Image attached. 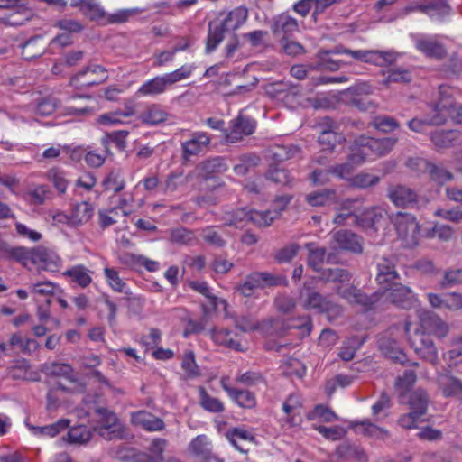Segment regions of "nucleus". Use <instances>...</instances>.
<instances>
[{
	"instance_id": "aec40b11",
	"label": "nucleus",
	"mask_w": 462,
	"mask_h": 462,
	"mask_svg": "<svg viewBox=\"0 0 462 462\" xmlns=\"http://www.w3.org/2000/svg\"><path fill=\"white\" fill-rule=\"evenodd\" d=\"M255 129V122L251 118L239 116L233 122L230 132L226 134L227 142L234 143L240 140L243 135H249Z\"/></svg>"
},
{
	"instance_id": "2eb2a0df",
	"label": "nucleus",
	"mask_w": 462,
	"mask_h": 462,
	"mask_svg": "<svg viewBox=\"0 0 462 462\" xmlns=\"http://www.w3.org/2000/svg\"><path fill=\"white\" fill-rule=\"evenodd\" d=\"M349 56L361 62L371 63L377 66H385L396 60L398 54L393 51L351 50V51H349Z\"/></svg>"
},
{
	"instance_id": "8fccbe9b",
	"label": "nucleus",
	"mask_w": 462,
	"mask_h": 462,
	"mask_svg": "<svg viewBox=\"0 0 462 462\" xmlns=\"http://www.w3.org/2000/svg\"><path fill=\"white\" fill-rule=\"evenodd\" d=\"M416 381V374L412 371L405 372L402 377L396 381V391L400 395H403L408 392Z\"/></svg>"
},
{
	"instance_id": "4c0bfd02",
	"label": "nucleus",
	"mask_w": 462,
	"mask_h": 462,
	"mask_svg": "<svg viewBox=\"0 0 462 462\" xmlns=\"http://www.w3.org/2000/svg\"><path fill=\"white\" fill-rule=\"evenodd\" d=\"M168 113L160 106H149L142 115V120L147 125H157L167 120Z\"/></svg>"
},
{
	"instance_id": "c03bdc74",
	"label": "nucleus",
	"mask_w": 462,
	"mask_h": 462,
	"mask_svg": "<svg viewBox=\"0 0 462 462\" xmlns=\"http://www.w3.org/2000/svg\"><path fill=\"white\" fill-rule=\"evenodd\" d=\"M92 214V206L89 203L83 201L75 205L72 211V218L79 223L87 222L90 219Z\"/></svg>"
},
{
	"instance_id": "5fc2aeb1",
	"label": "nucleus",
	"mask_w": 462,
	"mask_h": 462,
	"mask_svg": "<svg viewBox=\"0 0 462 462\" xmlns=\"http://www.w3.org/2000/svg\"><path fill=\"white\" fill-rule=\"evenodd\" d=\"M454 230L452 227L446 226V225H440V226H435L431 230H429L426 232L425 236L427 237H438L440 240L448 241L451 239L453 236Z\"/></svg>"
},
{
	"instance_id": "052dcab7",
	"label": "nucleus",
	"mask_w": 462,
	"mask_h": 462,
	"mask_svg": "<svg viewBox=\"0 0 462 462\" xmlns=\"http://www.w3.org/2000/svg\"><path fill=\"white\" fill-rule=\"evenodd\" d=\"M189 45L177 46L172 51H164L156 55V64L158 66H164L165 64L173 60L176 52L185 50Z\"/></svg>"
},
{
	"instance_id": "7c9ffc66",
	"label": "nucleus",
	"mask_w": 462,
	"mask_h": 462,
	"mask_svg": "<svg viewBox=\"0 0 462 462\" xmlns=\"http://www.w3.org/2000/svg\"><path fill=\"white\" fill-rule=\"evenodd\" d=\"M389 198L396 206L407 207L415 202L416 195L409 188L396 186L389 189Z\"/></svg>"
},
{
	"instance_id": "bb28decb",
	"label": "nucleus",
	"mask_w": 462,
	"mask_h": 462,
	"mask_svg": "<svg viewBox=\"0 0 462 462\" xmlns=\"http://www.w3.org/2000/svg\"><path fill=\"white\" fill-rule=\"evenodd\" d=\"M431 140L439 148L453 147L462 143V133L457 130L436 132L432 134Z\"/></svg>"
},
{
	"instance_id": "f8f14e48",
	"label": "nucleus",
	"mask_w": 462,
	"mask_h": 462,
	"mask_svg": "<svg viewBox=\"0 0 462 462\" xmlns=\"http://www.w3.org/2000/svg\"><path fill=\"white\" fill-rule=\"evenodd\" d=\"M393 223L399 237L406 245L411 246L418 243L420 237V226L412 215L398 213Z\"/></svg>"
},
{
	"instance_id": "c9c22d12",
	"label": "nucleus",
	"mask_w": 462,
	"mask_h": 462,
	"mask_svg": "<svg viewBox=\"0 0 462 462\" xmlns=\"http://www.w3.org/2000/svg\"><path fill=\"white\" fill-rule=\"evenodd\" d=\"M199 404L204 410L214 413L224 411V404L222 402L216 397L210 396L204 387H199Z\"/></svg>"
},
{
	"instance_id": "39448f33",
	"label": "nucleus",
	"mask_w": 462,
	"mask_h": 462,
	"mask_svg": "<svg viewBox=\"0 0 462 462\" xmlns=\"http://www.w3.org/2000/svg\"><path fill=\"white\" fill-rule=\"evenodd\" d=\"M290 201L288 197L278 198L273 202V209L266 211L249 210L244 208L238 209L233 214H227L225 221L229 226L242 228L245 223L253 222L259 226H267L280 215Z\"/></svg>"
},
{
	"instance_id": "1a4fd4ad",
	"label": "nucleus",
	"mask_w": 462,
	"mask_h": 462,
	"mask_svg": "<svg viewBox=\"0 0 462 462\" xmlns=\"http://www.w3.org/2000/svg\"><path fill=\"white\" fill-rule=\"evenodd\" d=\"M387 212L381 208H374L363 212L340 213L335 218L336 224L346 221L348 224H358L365 228L377 231L379 226L386 221Z\"/></svg>"
},
{
	"instance_id": "72a5a7b5",
	"label": "nucleus",
	"mask_w": 462,
	"mask_h": 462,
	"mask_svg": "<svg viewBox=\"0 0 462 462\" xmlns=\"http://www.w3.org/2000/svg\"><path fill=\"white\" fill-rule=\"evenodd\" d=\"M190 287L199 291V293L203 294L205 297H207L209 300L210 306L217 311L223 310L226 311L227 303L223 299H218L211 295L210 289L208 286V284L204 282H191Z\"/></svg>"
},
{
	"instance_id": "f3484780",
	"label": "nucleus",
	"mask_w": 462,
	"mask_h": 462,
	"mask_svg": "<svg viewBox=\"0 0 462 462\" xmlns=\"http://www.w3.org/2000/svg\"><path fill=\"white\" fill-rule=\"evenodd\" d=\"M70 5L79 8L82 14L91 21L106 19L108 23H116V14L106 16V11L96 0H70Z\"/></svg>"
},
{
	"instance_id": "b1692460",
	"label": "nucleus",
	"mask_w": 462,
	"mask_h": 462,
	"mask_svg": "<svg viewBox=\"0 0 462 462\" xmlns=\"http://www.w3.org/2000/svg\"><path fill=\"white\" fill-rule=\"evenodd\" d=\"M272 30L277 36L289 35L299 31V24L294 18L282 14L274 18Z\"/></svg>"
},
{
	"instance_id": "dca6fc26",
	"label": "nucleus",
	"mask_w": 462,
	"mask_h": 462,
	"mask_svg": "<svg viewBox=\"0 0 462 462\" xmlns=\"http://www.w3.org/2000/svg\"><path fill=\"white\" fill-rule=\"evenodd\" d=\"M411 39L415 48L426 56L439 58L445 54V48L439 36L413 34Z\"/></svg>"
},
{
	"instance_id": "9b49d317",
	"label": "nucleus",
	"mask_w": 462,
	"mask_h": 462,
	"mask_svg": "<svg viewBox=\"0 0 462 462\" xmlns=\"http://www.w3.org/2000/svg\"><path fill=\"white\" fill-rule=\"evenodd\" d=\"M428 398L426 393L418 390L411 393L409 404L412 410L410 413L402 415L399 419V424L402 428L411 429L417 428L418 424L424 420L426 414Z\"/></svg>"
},
{
	"instance_id": "864d4df0",
	"label": "nucleus",
	"mask_w": 462,
	"mask_h": 462,
	"mask_svg": "<svg viewBox=\"0 0 462 462\" xmlns=\"http://www.w3.org/2000/svg\"><path fill=\"white\" fill-rule=\"evenodd\" d=\"M337 418L336 414L328 410V408L318 405L315 409L309 414L310 420H318L321 421H333Z\"/></svg>"
},
{
	"instance_id": "4468645a",
	"label": "nucleus",
	"mask_w": 462,
	"mask_h": 462,
	"mask_svg": "<svg viewBox=\"0 0 462 462\" xmlns=\"http://www.w3.org/2000/svg\"><path fill=\"white\" fill-rule=\"evenodd\" d=\"M107 78L106 70L99 65L86 67L71 78L70 84L76 88L91 87L102 83Z\"/></svg>"
},
{
	"instance_id": "603ef678",
	"label": "nucleus",
	"mask_w": 462,
	"mask_h": 462,
	"mask_svg": "<svg viewBox=\"0 0 462 462\" xmlns=\"http://www.w3.org/2000/svg\"><path fill=\"white\" fill-rule=\"evenodd\" d=\"M315 429L326 439L330 440H337L342 439L346 434V430L339 426L325 427L316 426Z\"/></svg>"
},
{
	"instance_id": "6e6d98bb",
	"label": "nucleus",
	"mask_w": 462,
	"mask_h": 462,
	"mask_svg": "<svg viewBox=\"0 0 462 462\" xmlns=\"http://www.w3.org/2000/svg\"><path fill=\"white\" fill-rule=\"evenodd\" d=\"M328 54H330L328 51H320L319 54V66L322 69H328V70H337L339 69L343 65L347 64L346 62H344L339 60H333L328 57Z\"/></svg>"
},
{
	"instance_id": "49530a36",
	"label": "nucleus",
	"mask_w": 462,
	"mask_h": 462,
	"mask_svg": "<svg viewBox=\"0 0 462 462\" xmlns=\"http://www.w3.org/2000/svg\"><path fill=\"white\" fill-rule=\"evenodd\" d=\"M334 192L326 190L311 193L307 196L306 199L310 206L318 207L329 204L334 199Z\"/></svg>"
},
{
	"instance_id": "ea45409f",
	"label": "nucleus",
	"mask_w": 462,
	"mask_h": 462,
	"mask_svg": "<svg viewBox=\"0 0 462 462\" xmlns=\"http://www.w3.org/2000/svg\"><path fill=\"white\" fill-rule=\"evenodd\" d=\"M309 265L314 270L319 271V265L324 262L325 258L327 262H333V257L328 254L326 255L324 248L314 247L313 245H309Z\"/></svg>"
},
{
	"instance_id": "0e129e2a",
	"label": "nucleus",
	"mask_w": 462,
	"mask_h": 462,
	"mask_svg": "<svg viewBox=\"0 0 462 462\" xmlns=\"http://www.w3.org/2000/svg\"><path fill=\"white\" fill-rule=\"evenodd\" d=\"M56 26L69 32H79L83 29V25L74 19H61L56 23Z\"/></svg>"
},
{
	"instance_id": "79ce46f5",
	"label": "nucleus",
	"mask_w": 462,
	"mask_h": 462,
	"mask_svg": "<svg viewBox=\"0 0 462 462\" xmlns=\"http://www.w3.org/2000/svg\"><path fill=\"white\" fill-rule=\"evenodd\" d=\"M434 116L430 119L420 120V119H412L409 122V127L414 132H424L426 126L429 125H440L445 123L444 116H438V113L434 112Z\"/></svg>"
},
{
	"instance_id": "c85d7f7f",
	"label": "nucleus",
	"mask_w": 462,
	"mask_h": 462,
	"mask_svg": "<svg viewBox=\"0 0 462 462\" xmlns=\"http://www.w3.org/2000/svg\"><path fill=\"white\" fill-rule=\"evenodd\" d=\"M20 46L22 48V55L27 60L42 56L45 51V44L42 37L40 35L31 37Z\"/></svg>"
},
{
	"instance_id": "4d7b16f0",
	"label": "nucleus",
	"mask_w": 462,
	"mask_h": 462,
	"mask_svg": "<svg viewBox=\"0 0 462 462\" xmlns=\"http://www.w3.org/2000/svg\"><path fill=\"white\" fill-rule=\"evenodd\" d=\"M428 171L431 179L439 184H444L452 179V174L441 167L430 164Z\"/></svg>"
},
{
	"instance_id": "393cba45",
	"label": "nucleus",
	"mask_w": 462,
	"mask_h": 462,
	"mask_svg": "<svg viewBox=\"0 0 462 462\" xmlns=\"http://www.w3.org/2000/svg\"><path fill=\"white\" fill-rule=\"evenodd\" d=\"M336 247L354 253L362 252V244L358 236L347 231H338L334 236Z\"/></svg>"
},
{
	"instance_id": "412c9836",
	"label": "nucleus",
	"mask_w": 462,
	"mask_h": 462,
	"mask_svg": "<svg viewBox=\"0 0 462 462\" xmlns=\"http://www.w3.org/2000/svg\"><path fill=\"white\" fill-rule=\"evenodd\" d=\"M408 10L421 11L434 20H441L450 13V7L443 0H435L427 5H411Z\"/></svg>"
},
{
	"instance_id": "bf43d9fd",
	"label": "nucleus",
	"mask_w": 462,
	"mask_h": 462,
	"mask_svg": "<svg viewBox=\"0 0 462 462\" xmlns=\"http://www.w3.org/2000/svg\"><path fill=\"white\" fill-rule=\"evenodd\" d=\"M69 420L61 419L57 422L47 425L42 428V433L51 437L58 435L61 430H67L69 427Z\"/></svg>"
},
{
	"instance_id": "c756f323",
	"label": "nucleus",
	"mask_w": 462,
	"mask_h": 462,
	"mask_svg": "<svg viewBox=\"0 0 462 462\" xmlns=\"http://www.w3.org/2000/svg\"><path fill=\"white\" fill-rule=\"evenodd\" d=\"M211 338L216 344L236 351H244L245 348V346L236 339L232 333L226 329H214L211 333Z\"/></svg>"
},
{
	"instance_id": "5701e85b",
	"label": "nucleus",
	"mask_w": 462,
	"mask_h": 462,
	"mask_svg": "<svg viewBox=\"0 0 462 462\" xmlns=\"http://www.w3.org/2000/svg\"><path fill=\"white\" fill-rule=\"evenodd\" d=\"M209 137L204 133H195L191 138L182 144L184 156L199 154L205 151L209 143Z\"/></svg>"
},
{
	"instance_id": "6ab92c4d",
	"label": "nucleus",
	"mask_w": 462,
	"mask_h": 462,
	"mask_svg": "<svg viewBox=\"0 0 462 462\" xmlns=\"http://www.w3.org/2000/svg\"><path fill=\"white\" fill-rule=\"evenodd\" d=\"M299 304L307 310L315 312H329L333 305L319 293L306 289L301 291Z\"/></svg>"
},
{
	"instance_id": "58836bf2",
	"label": "nucleus",
	"mask_w": 462,
	"mask_h": 462,
	"mask_svg": "<svg viewBox=\"0 0 462 462\" xmlns=\"http://www.w3.org/2000/svg\"><path fill=\"white\" fill-rule=\"evenodd\" d=\"M354 425L358 432H361L372 438L384 439L388 435L387 431L384 429L373 424L369 420L358 421L356 422Z\"/></svg>"
},
{
	"instance_id": "37998d69",
	"label": "nucleus",
	"mask_w": 462,
	"mask_h": 462,
	"mask_svg": "<svg viewBox=\"0 0 462 462\" xmlns=\"http://www.w3.org/2000/svg\"><path fill=\"white\" fill-rule=\"evenodd\" d=\"M194 69L195 66L193 64H186L175 69L172 72L166 73L165 76L171 86L179 81L188 79L192 74Z\"/></svg>"
},
{
	"instance_id": "4be33fe9",
	"label": "nucleus",
	"mask_w": 462,
	"mask_h": 462,
	"mask_svg": "<svg viewBox=\"0 0 462 462\" xmlns=\"http://www.w3.org/2000/svg\"><path fill=\"white\" fill-rule=\"evenodd\" d=\"M170 84L165 74L145 81L137 90L139 97H153L164 93Z\"/></svg>"
},
{
	"instance_id": "9d476101",
	"label": "nucleus",
	"mask_w": 462,
	"mask_h": 462,
	"mask_svg": "<svg viewBox=\"0 0 462 462\" xmlns=\"http://www.w3.org/2000/svg\"><path fill=\"white\" fill-rule=\"evenodd\" d=\"M166 441L162 439L152 440L149 453L137 452L133 448H124L117 450V459L130 462H162V453Z\"/></svg>"
},
{
	"instance_id": "423d86ee",
	"label": "nucleus",
	"mask_w": 462,
	"mask_h": 462,
	"mask_svg": "<svg viewBox=\"0 0 462 462\" xmlns=\"http://www.w3.org/2000/svg\"><path fill=\"white\" fill-rule=\"evenodd\" d=\"M247 9L237 7L228 14H221L209 23L206 51H213L222 42L224 33L239 28L247 19Z\"/></svg>"
},
{
	"instance_id": "20e7f679",
	"label": "nucleus",
	"mask_w": 462,
	"mask_h": 462,
	"mask_svg": "<svg viewBox=\"0 0 462 462\" xmlns=\"http://www.w3.org/2000/svg\"><path fill=\"white\" fill-rule=\"evenodd\" d=\"M322 278L327 282H338L341 283L340 286L337 287V290L338 293L345 298L347 301L350 303H359L363 305H372L374 304L376 301L382 300L383 302H392L393 304H397L399 306H402L403 308H408L413 305V303L416 301L415 295L412 292V298L409 299L405 293H402V291H393L394 296L397 299H400L401 300L398 302H395L392 300V298L387 295V289L381 288L383 292L381 293V299H377L375 300H368V298L362 294L355 287L345 284L346 282L349 281V273L342 269L335 268V269H328L322 273Z\"/></svg>"
},
{
	"instance_id": "e433bc0d",
	"label": "nucleus",
	"mask_w": 462,
	"mask_h": 462,
	"mask_svg": "<svg viewBox=\"0 0 462 462\" xmlns=\"http://www.w3.org/2000/svg\"><path fill=\"white\" fill-rule=\"evenodd\" d=\"M226 436L229 442L240 452H245L239 444L241 441L254 440L253 434L244 428H233L226 433Z\"/></svg>"
},
{
	"instance_id": "0eeeda50",
	"label": "nucleus",
	"mask_w": 462,
	"mask_h": 462,
	"mask_svg": "<svg viewBox=\"0 0 462 462\" xmlns=\"http://www.w3.org/2000/svg\"><path fill=\"white\" fill-rule=\"evenodd\" d=\"M17 262L30 269L29 264L34 265L39 271L57 272L60 265V258L51 249L39 245L33 248L20 246Z\"/></svg>"
},
{
	"instance_id": "3c124183",
	"label": "nucleus",
	"mask_w": 462,
	"mask_h": 462,
	"mask_svg": "<svg viewBox=\"0 0 462 462\" xmlns=\"http://www.w3.org/2000/svg\"><path fill=\"white\" fill-rule=\"evenodd\" d=\"M64 274L73 278V281L81 287H86L91 282V277L80 266L67 270Z\"/></svg>"
},
{
	"instance_id": "f257e3e1",
	"label": "nucleus",
	"mask_w": 462,
	"mask_h": 462,
	"mask_svg": "<svg viewBox=\"0 0 462 462\" xmlns=\"http://www.w3.org/2000/svg\"><path fill=\"white\" fill-rule=\"evenodd\" d=\"M395 141L391 138L372 139L360 136L351 148L347 162L334 168L331 172L315 171L312 180L315 184H324L329 180V174L346 180L351 185L358 188H368L375 185L379 178L369 173L352 175L355 167L367 161H373L387 153L394 145Z\"/></svg>"
},
{
	"instance_id": "a211bd4d",
	"label": "nucleus",
	"mask_w": 462,
	"mask_h": 462,
	"mask_svg": "<svg viewBox=\"0 0 462 462\" xmlns=\"http://www.w3.org/2000/svg\"><path fill=\"white\" fill-rule=\"evenodd\" d=\"M279 283V279L267 273H254L238 288L241 294L249 297L260 288L275 285Z\"/></svg>"
},
{
	"instance_id": "473e14b6",
	"label": "nucleus",
	"mask_w": 462,
	"mask_h": 462,
	"mask_svg": "<svg viewBox=\"0 0 462 462\" xmlns=\"http://www.w3.org/2000/svg\"><path fill=\"white\" fill-rule=\"evenodd\" d=\"M439 385L445 396H462V382L453 376L440 375Z\"/></svg>"
},
{
	"instance_id": "e2e57ef3",
	"label": "nucleus",
	"mask_w": 462,
	"mask_h": 462,
	"mask_svg": "<svg viewBox=\"0 0 462 462\" xmlns=\"http://www.w3.org/2000/svg\"><path fill=\"white\" fill-rule=\"evenodd\" d=\"M374 127L382 131V132H389L394 130L398 125L397 123L390 117H376L374 120Z\"/></svg>"
},
{
	"instance_id": "2f4dec72",
	"label": "nucleus",
	"mask_w": 462,
	"mask_h": 462,
	"mask_svg": "<svg viewBox=\"0 0 462 462\" xmlns=\"http://www.w3.org/2000/svg\"><path fill=\"white\" fill-rule=\"evenodd\" d=\"M211 442L205 435H199L189 444V451L199 459L207 460L211 457Z\"/></svg>"
},
{
	"instance_id": "09e8293b",
	"label": "nucleus",
	"mask_w": 462,
	"mask_h": 462,
	"mask_svg": "<svg viewBox=\"0 0 462 462\" xmlns=\"http://www.w3.org/2000/svg\"><path fill=\"white\" fill-rule=\"evenodd\" d=\"M343 136L332 130L322 131L319 142L323 146L324 150H331L335 147V143H340Z\"/></svg>"
},
{
	"instance_id": "f704fd0d",
	"label": "nucleus",
	"mask_w": 462,
	"mask_h": 462,
	"mask_svg": "<svg viewBox=\"0 0 462 462\" xmlns=\"http://www.w3.org/2000/svg\"><path fill=\"white\" fill-rule=\"evenodd\" d=\"M42 372L48 376H63L68 378L70 382L76 383L77 380L70 376L72 373V367L64 363H46L42 367Z\"/></svg>"
},
{
	"instance_id": "cd10ccee",
	"label": "nucleus",
	"mask_w": 462,
	"mask_h": 462,
	"mask_svg": "<svg viewBox=\"0 0 462 462\" xmlns=\"http://www.w3.org/2000/svg\"><path fill=\"white\" fill-rule=\"evenodd\" d=\"M287 415V422L291 427L299 426L301 422V403L298 396H290L282 406Z\"/></svg>"
},
{
	"instance_id": "f03ea898",
	"label": "nucleus",
	"mask_w": 462,
	"mask_h": 462,
	"mask_svg": "<svg viewBox=\"0 0 462 462\" xmlns=\"http://www.w3.org/2000/svg\"><path fill=\"white\" fill-rule=\"evenodd\" d=\"M85 415L97 425L89 429L86 425H78L69 430L63 440L70 444L85 445L91 439L93 431L102 438L111 440L116 437V414L100 403L98 395H87L82 399Z\"/></svg>"
},
{
	"instance_id": "a19ab883",
	"label": "nucleus",
	"mask_w": 462,
	"mask_h": 462,
	"mask_svg": "<svg viewBox=\"0 0 462 462\" xmlns=\"http://www.w3.org/2000/svg\"><path fill=\"white\" fill-rule=\"evenodd\" d=\"M181 368L188 377L193 378L199 375V369L195 360V355L192 351H187L183 355Z\"/></svg>"
},
{
	"instance_id": "13d9d810",
	"label": "nucleus",
	"mask_w": 462,
	"mask_h": 462,
	"mask_svg": "<svg viewBox=\"0 0 462 462\" xmlns=\"http://www.w3.org/2000/svg\"><path fill=\"white\" fill-rule=\"evenodd\" d=\"M47 175L53 182V185L59 192L65 193L67 189V180L64 178L63 172L60 171L57 168H52L48 171Z\"/></svg>"
},
{
	"instance_id": "de8ad7c7",
	"label": "nucleus",
	"mask_w": 462,
	"mask_h": 462,
	"mask_svg": "<svg viewBox=\"0 0 462 462\" xmlns=\"http://www.w3.org/2000/svg\"><path fill=\"white\" fill-rule=\"evenodd\" d=\"M58 106V100L52 97H46L42 98L36 106V114L47 116L51 115Z\"/></svg>"
},
{
	"instance_id": "a18cd8bd",
	"label": "nucleus",
	"mask_w": 462,
	"mask_h": 462,
	"mask_svg": "<svg viewBox=\"0 0 462 462\" xmlns=\"http://www.w3.org/2000/svg\"><path fill=\"white\" fill-rule=\"evenodd\" d=\"M230 398L240 407L253 408L256 402L254 395L248 391L235 390Z\"/></svg>"
},
{
	"instance_id": "69168bd1",
	"label": "nucleus",
	"mask_w": 462,
	"mask_h": 462,
	"mask_svg": "<svg viewBox=\"0 0 462 462\" xmlns=\"http://www.w3.org/2000/svg\"><path fill=\"white\" fill-rule=\"evenodd\" d=\"M411 79V73L408 70L394 69L389 72L384 83L391 82H408Z\"/></svg>"
},
{
	"instance_id": "7ed1b4c3",
	"label": "nucleus",
	"mask_w": 462,
	"mask_h": 462,
	"mask_svg": "<svg viewBox=\"0 0 462 462\" xmlns=\"http://www.w3.org/2000/svg\"><path fill=\"white\" fill-rule=\"evenodd\" d=\"M418 319L420 324L407 321L405 325L410 344L420 357L434 364L438 360V353L429 334L442 337L447 335L448 328L428 310H420Z\"/></svg>"
},
{
	"instance_id": "ddd939ff",
	"label": "nucleus",
	"mask_w": 462,
	"mask_h": 462,
	"mask_svg": "<svg viewBox=\"0 0 462 462\" xmlns=\"http://www.w3.org/2000/svg\"><path fill=\"white\" fill-rule=\"evenodd\" d=\"M440 99L439 104L433 108L438 116H442L446 119L448 116L454 122L462 123V106H457L452 101V94L450 88L441 86L439 88Z\"/></svg>"
},
{
	"instance_id": "6e6552de",
	"label": "nucleus",
	"mask_w": 462,
	"mask_h": 462,
	"mask_svg": "<svg viewBox=\"0 0 462 462\" xmlns=\"http://www.w3.org/2000/svg\"><path fill=\"white\" fill-rule=\"evenodd\" d=\"M377 269L376 281L381 288L387 289V295H389L393 301L398 302L401 300L394 296L393 291H395L405 293L409 299L412 298L411 290L396 282L397 273L392 261L387 258L381 259L377 263Z\"/></svg>"
},
{
	"instance_id": "774afa93",
	"label": "nucleus",
	"mask_w": 462,
	"mask_h": 462,
	"mask_svg": "<svg viewBox=\"0 0 462 462\" xmlns=\"http://www.w3.org/2000/svg\"><path fill=\"white\" fill-rule=\"evenodd\" d=\"M203 238L209 244L221 246L224 244V239L219 231L215 228H207L203 231Z\"/></svg>"
},
{
	"instance_id": "338daca9",
	"label": "nucleus",
	"mask_w": 462,
	"mask_h": 462,
	"mask_svg": "<svg viewBox=\"0 0 462 462\" xmlns=\"http://www.w3.org/2000/svg\"><path fill=\"white\" fill-rule=\"evenodd\" d=\"M390 399L386 394H383L379 400L372 406V412L374 416H380L383 414V417H385L387 414L385 411L389 408Z\"/></svg>"
},
{
	"instance_id": "680f3d73",
	"label": "nucleus",
	"mask_w": 462,
	"mask_h": 462,
	"mask_svg": "<svg viewBox=\"0 0 462 462\" xmlns=\"http://www.w3.org/2000/svg\"><path fill=\"white\" fill-rule=\"evenodd\" d=\"M20 246L12 247L0 238V258L14 260L17 262L16 254H19Z\"/></svg>"
},
{
	"instance_id": "a878e982",
	"label": "nucleus",
	"mask_w": 462,
	"mask_h": 462,
	"mask_svg": "<svg viewBox=\"0 0 462 462\" xmlns=\"http://www.w3.org/2000/svg\"><path fill=\"white\" fill-rule=\"evenodd\" d=\"M132 422L149 431L160 430L164 426L162 420L143 411L134 413Z\"/></svg>"
}]
</instances>
